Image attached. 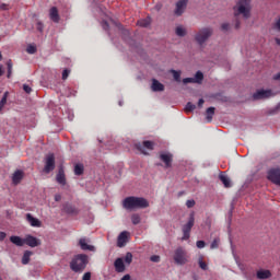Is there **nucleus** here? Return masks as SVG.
Segmentation results:
<instances>
[{
  "label": "nucleus",
  "mask_w": 280,
  "mask_h": 280,
  "mask_svg": "<svg viewBox=\"0 0 280 280\" xmlns=\"http://www.w3.org/2000/svg\"><path fill=\"white\" fill-rule=\"evenodd\" d=\"M11 77H12V69H8L7 78H11Z\"/></svg>",
  "instance_id": "obj_57"
},
{
  "label": "nucleus",
  "mask_w": 280,
  "mask_h": 280,
  "mask_svg": "<svg viewBox=\"0 0 280 280\" xmlns=\"http://www.w3.org/2000/svg\"><path fill=\"white\" fill-rule=\"evenodd\" d=\"M23 180V172L22 171H15L12 176L13 185H19Z\"/></svg>",
  "instance_id": "obj_23"
},
{
  "label": "nucleus",
  "mask_w": 280,
  "mask_h": 280,
  "mask_svg": "<svg viewBox=\"0 0 280 280\" xmlns=\"http://www.w3.org/2000/svg\"><path fill=\"white\" fill-rule=\"evenodd\" d=\"M150 23H152V21L150 20V18H147V19L139 20L137 22V25H139L140 27H148Z\"/></svg>",
  "instance_id": "obj_30"
},
{
  "label": "nucleus",
  "mask_w": 280,
  "mask_h": 280,
  "mask_svg": "<svg viewBox=\"0 0 280 280\" xmlns=\"http://www.w3.org/2000/svg\"><path fill=\"white\" fill-rule=\"evenodd\" d=\"M116 272H125L126 265H124V258H117L114 262Z\"/></svg>",
  "instance_id": "obj_18"
},
{
  "label": "nucleus",
  "mask_w": 280,
  "mask_h": 280,
  "mask_svg": "<svg viewBox=\"0 0 280 280\" xmlns=\"http://www.w3.org/2000/svg\"><path fill=\"white\" fill-rule=\"evenodd\" d=\"M89 264V256L84 254L77 255L70 262V268L73 272H83Z\"/></svg>",
  "instance_id": "obj_3"
},
{
  "label": "nucleus",
  "mask_w": 280,
  "mask_h": 280,
  "mask_svg": "<svg viewBox=\"0 0 280 280\" xmlns=\"http://www.w3.org/2000/svg\"><path fill=\"white\" fill-rule=\"evenodd\" d=\"M195 223H196V217H195V213L191 212L189 214L188 222L184 224L182 228V231H183L182 242H187V240L191 237V229H194Z\"/></svg>",
  "instance_id": "obj_5"
},
{
  "label": "nucleus",
  "mask_w": 280,
  "mask_h": 280,
  "mask_svg": "<svg viewBox=\"0 0 280 280\" xmlns=\"http://www.w3.org/2000/svg\"><path fill=\"white\" fill-rule=\"evenodd\" d=\"M213 30L211 27H203L198 31L195 35V40L198 45H205L209 38H211Z\"/></svg>",
  "instance_id": "obj_6"
},
{
  "label": "nucleus",
  "mask_w": 280,
  "mask_h": 280,
  "mask_svg": "<svg viewBox=\"0 0 280 280\" xmlns=\"http://www.w3.org/2000/svg\"><path fill=\"white\" fill-rule=\"evenodd\" d=\"M26 220L31 224V226H40V221L36 218H34L32 214L27 213L26 214Z\"/></svg>",
  "instance_id": "obj_24"
},
{
  "label": "nucleus",
  "mask_w": 280,
  "mask_h": 280,
  "mask_svg": "<svg viewBox=\"0 0 280 280\" xmlns=\"http://www.w3.org/2000/svg\"><path fill=\"white\" fill-rule=\"evenodd\" d=\"M36 30L37 32L43 33V31L45 30V25L43 24V22H37Z\"/></svg>",
  "instance_id": "obj_42"
},
{
  "label": "nucleus",
  "mask_w": 280,
  "mask_h": 280,
  "mask_svg": "<svg viewBox=\"0 0 280 280\" xmlns=\"http://www.w3.org/2000/svg\"><path fill=\"white\" fill-rule=\"evenodd\" d=\"M8 95H9V93L5 92L0 101V112L3 110V106H5V104H8Z\"/></svg>",
  "instance_id": "obj_32"
},
{
  "label": "nucleus",
  "mask_w": 280,
  "mask_h": 280,
  "mask_svg": "<svg viewBox=\"0 0 280 280\" xmlns=\"http://www.w3.org/2000/svg\"><path fill=\"white\" fill-rule=\"evenodd\" d=\"M184 84H196V79L194 78H185L183 79Z\"/></svg>",
  "instance_id": "obj_36"
},
{
  "label": "nucleus",
  "mask_w": 280,
  "mask_h": 280,
  "mask_svg": "<svg viewBox=\"0 0 280 280\" xmlns=\"http://www.w3.org/2000/svg\"><path fill=\"white\" fill-rule=\"evenodd\" d=\"M218 246H220V240L215 238L211 245H210V248H218Z\"/></svg>",
  "instance_id": "obj_44"
},
{
  "label": "nucleus",
  "mask_w": 280,
  "mask_h": 280,
  "mask_svg": "<svg viewBox=\"0 0 280 280\" xmlns=\"http://www.w3.org/2000/svg\"><path fill=\"white\" fill-rule=\"evenodd\" d=\"M23 91L27 94L32 93V88L27 84H23Z\"/></svg>",
  "instance_id": "obj_47"
},
{
  "label": "nucleus",
  "mask_w": 280,
  "mask_h": 280,
  "mask_svg": "<svg viewBox=\"0 0 280 280\" xmlns=\"http://www.w3.org/2000/svg\"><path fill=\"white\" fill-rule=\"evenodd\" d=\"M205 104V100L203 98H200L199 101H198V106H199V108H202V105Z\"/></svg>",
  "instance_id": "obj_52"
},
{
  "label": "nucleus",
  "mask_w": 280,
  "mask_h": 280,
  "mask_svg": "<svg viewBox=\"0 0 280 280\" xmlns=\"http://www.w3.org/2000/svg\"><path fill=\"white\" fill-rule=\"evenodd\" d=\"M187 3H189V0H179L176 2L174 11L175 16H183L185 10H187Z\"/></svg>",
  "instance_id": "obj_10"
},
{
  "label": "nucleus",
  "mask_w": 280,
  "mask_h": 280,
  "mask_svg": "<svg viewBox=\"0 0 280 280\" xmlns=\"http://www.w3.org/2000/svg\"><path fill=\"white\" fill-rule=\"evenodd\" d=\"M128 242V232H121L118 236L117 246L124 248Z\"/></svg>",
  "instance_id": "obj_17"
},
{
  "label": "nucleus",
  "mask_w": 280,
  "mask_h": 280,
  "mask_svg": "<svg viewBox=\"0 0 280 280\" xmlns=\"http://www.w3.org/2000/svg\"><path fill=\"white\" fill-rule=\"evenodd\" d=\"M27 54H36V46L28 45L26 48Z\"/></svg>",
  "instance_id": "obj_38"
},
{
  "label": "nucleus",
  "mask_w": 280,
  "mask_h": 280,
  "mask_svg": "<svg viewBox=\"0 0 280 280\" xmlns=\"http://www.w3.org/2000/svg\"><path fill=\"white\" fill-rule=\"evenodd\" d=\"M273 80L279 81L280 80V72L273 75Z\"/></svg>",
  "instance_id": "obj_54"
},
{
  "label": "nucleus",
  "mask_w": 280,
  "mask_h": 280,
  "mask_svg": "<svg viewBox=\"0 0 280 280\" xmlns=\"http://www.w3.org/2000/svg\"><path fill=\"white\" fill-rule=\"evenodd\" d=\"M63 211L69 214H75L78 213V209L75 207L71 206V203H66L63 206Z\"/></svg>",
  "instance_id": "obj_25"
},
{
  "label": "nucleus",
  "mask_w": 280,
  "mask_h": 280,
  "mask_svg": "<svg viewBox=\"0 0 280 280\" xmlns=\"http://www.w3.org/2000/svg\"><path fill=\"white\" fill-rule=\"evenodd\" d=\"M257 279L264 280V279H270L272 277V272L270 270L265 269V270H258L256 273Z\"/></svg>",
  "instance_id": "obj_19"
},
{
  "label": "nucleus",
  "mask_w": 280,
  "mask_h": 280,
  "mask_svg": "<svg viewBox=\"0 0 280 280\" xmlns=\"http://www.w3.org/2000/svg\"><path fill=\"white\" fill-rule=\"evenodd\" d=\"M125 262L128 265L132 264V253H127L125 256Z\"/></svg>",
  "instance_id": "obj_37"
},
{
  "label": "nucleus",
  "mask_w": 280,
  "mask_h": 280,
  "mask_svg": "<svg viewBox=\"0 0 280 280\" xmlns=\"http://www.w3.org/2000/svg\"><path fill=\"white\" fill-rule=\"evenodd\" d=\"M56 182L61 187H65L67 185V175L65 174V166H59L58 173L56 175Z\"/></svg>",
  "instance_id": "obj_11"
},
{
  "label": "nucleus",
  "mask_w": 280,
  "mask_h": 280,
  "mask_svg": "<svg viewBox=\"0 0 280 280\" xmlns=\"http://www.w3.org/2000/svg\"><path fill=\"white\" fill-rule=\"evenodd\" d=\"M0 60H3V56L1 55V52H0Z\"/></svg>",
  "instance_id": "obj_60"
},
{
  "label": "nucleus",
  "mask_w": 280,
  "mask_h": 280,
  "mask_svg": "<svg viewBox=\"0 0 280 280\" xmlns=\"http://www.w3.org/2000/svg\"><path fill=\"white\" fill-rule=\"evenodd\" d=\"M54 170H56V156L54 155V153H49L46 156L44 172L45 174H49L50 172H54Z\"/></svg>",
  "instance_id": "obj_8"
},
{
  "label": "nucleus",
  "mask_w": 280,
  "mask_h": 280,
  "mask_svg": "<svg viewBox=\"0 0 280 280\" xmlns=\"http://www.w3.org/2000/svg\"><path fill=\"white\" fill-rule=\"evenodd\" d=\"M122 207L129 211L133 209H148L150 202L145 198L131 196L124 199Z\"/></svg>",
  "instance_id": "obj_2"
},
{
  "label": "nucleus",
  "mask_w": 280,
  "mask_h": 280,
  "mask_svg": "<svg viewBox=\"0 0 280 280\" xmlns=\"http://www.w3.org/2000/svg\"><path fill=\"white\" fill-rule=\"evenodd\" d=\"M60 200H62V196H60V195H55V201H56V202H60Z\"/></svg>",
  "instance_id": "obj_51"
},
{
  "label": "nucleus",
  "mask_w": 280,
  "mask_h": 280,
  "mask_svg": "<svg viewBox=\"0 0 280 280\" xmlns=\"http://www.w3.org/2000/svg\"><path fill=\"white\" fill-rule=\"evenodd\" d=\"M213 115H215V107H208L206 109V120L208 124L213 121Z\"/></svg>",
  "instance_id": "obj_21"
},
{
  "label": "nucleus",
  "mask_w": 280,
  "mask_h": 280,
  "mask_svg": "<svg viewBox=\"0 0 280 280\" xmlns=\"http://www.w3.org/2000/svg\"><path fill=\"white\" fill-rule=\"evenodd\" d=\"M3 75V68L0 66V78Z\"/></svg>",
  "instance_id": "obj_58"
},
{
  "label": "nucleus",
  "mask_w": 280,
  "mask_h": 280,
  "mask_svg": "<svg viewBox=\"0 0 280 280\" xmlns=\"http://www.w3.org/2000/svg\"><path fill=\"white\" fill-rule=\"evenodd\" d=\"M170 73H173V78L175 82H180V71H176L174 69L170 70Z\"/></svg>",
  "instance_id": "obj_33"
},
{
  "label": "nucleus",
  "mask_w": 280,
  "mask_h": 280,
  "mask_svg": "<svg viewBox=\"0 0 280 280\" xmlns=\"http://www.w3.org/2000/svg\"><path fill=\"white\" fill-rule=\"evenodd\" d=\"M272 27L276 30V32H280V18L276 20Z\"/></svg>",
  "instance_id": "obj_43"
},
{
  "label": "nucleus",
  "mask_w": 280,
  "mask_h": 280,
  "mask_svg": "<svg viewBox=\"0 0 280 280\" xmlns=\"http://www.w3.org/2000/svg\"><path fill=\"white\" fill-rule=\"evenodd\" d=\"M194 80L195 84H202V81L205 80V74L201 71H197Z\"/></svg>",
  "instance_id": "obj_27"
},
{
  "label": "nucleus",
  "mask_w": 280,
  "mask_h": 280,
  "mask_svg": "<svg viewBox=\"0 0 280 280\" xmlns=\"http://www.w3.org/2000/svg\"><path fill=\"white\" fill-rule=\"evenodd\" d=\"M221 28H222L223 32H229L230 24H229V23H223V24L221 25Z\"/></svg>",
  "instance_id": "obj_48"
},
{
  "label": "nucleus",
  "mask_w": 280,
  "mask_h": 280,
  "mask_svg": "<svg viewBox=\"0 0 280 280\" xmlns=\"http://www.w3.org/2000/svg\"><path fill=\"white\" fill-rule=\"evenodd\" d=\"M103 30H108V22H106V21H103Z\"/></svg>",
  "instance_id": "obj_53"
},
{
  "label": "nucleus",
  "mask_w": 280,
  "mask_h": 280,
  "mask_svg": "<svg viewBox=\"0 0 280 280\" xmlns=\"http://www.w3.org/2000/svg\"><path fill=\"white\" fill-rule=\"evenodd\" d=\"M151 89L154 92H161V91H165V85H163V83L159 82V80L153 79Z\"/></svg>",
  "instance_id": "obj_20"
},
{
  "label": "nucleus",
  "mask_w": 280,
  "mask_h": 280,
  "mask_svg": "<svg viewBox=\"0 0 280 280\" xmlns=\"http://www.w3.org/2000/svg\"><path fill=\"white\" fill-rule=\"evenodd\" d=\"M186 207L188 209H192V207H196V201L194 199L186 201Z\"/></svg>",
  "instance_id": "obj_41"
},
{
  "label": "nucleus",
  "mask_w": 280,
  "mask_h": 280,
  "mask_svg": "<svg viewBox=\"0 0 280 280\" xmlns=\"http://www.w3.org/2000/svg\"><path fill=\"white\" fill-rule=\"evenodd\" d=\"M219 178L221 183H223L224 187L226 188L231 187V179L229 178V176L221 174L219 175Z\"/></svg>",
  "instance_id": "obj_28"
},
{
  "label": "nucleus",
  "mask_w": 280,
  "mask_h": 280,
  "mask_svg": "<svg viewBox=\"0 0 280 280\" xmlns=\"http://www.w3.org/2000/svg\"><path fill=\"white\" fill-rule=\"evenodd\" d=\"M7 67H8V69H12V60H9V61L7 62Z\"/></svg>",
  "instance_id": "obj_55"
},
{
  "label": "nucleus",
  "mask_w": 280,
  "mask_h": 280,
  "mask_svg": "<svg viewBox=\"0 0 280 280\" xmlns=\"http://www.w3.org/2000/svg\"><path fill=\"white\" fill-rule=\"evenodd\" d=\"M131 222L135 225L139 224L141 222V217L139 214H132L131 215Z\"/></svg>",
  "instance_id": "obj_35"
},
{
  "label": "nucleus",
  "mask_w": 280,
  "mask_h": 280,
  "mask_svg": "<svg viewBox=\"0 0 280 280\" xmlns=\"http://www.w3.org/2000/svg\"><path fill=\"white\" fill-rule=\"evenodd\" d=\"M82 280H91V272H85L82 277Z\"/></svg>",
  "instance_id": "obj_49"
},
{
  "label": "nucleus",
  "mask_w": 280,
  "mask_h": 280,
  "mask_svg": "<svg viewBox=\"0 0 280 280\" xmlns=\"http://www.w3.org/2000/svg\"><path fill=\"white\" fill-rule=\"evenodd\" d=\"M24 244L31 248H36V246H40V240L36 238V236L27 235L24 238Z\"/></svg>",
  "instance_id": "obj_13"
},
{
  "label": "nucleus",
  "mask_w": 280,
  "mask_h": 280,
  "mask_svg": "<svg viewBox=\"0 0 280 280\" xmlns=\"http://www.w3.org/2000/svg\"><path fill=\"white\" fill-rule=\"evenodd\" d=\"M0 280H3V279H1V277H0Z\"/></svg>",
  "instance_id": "obj_62"
},
{
  "label": "nucleus",
  "mask_w": 280,
  "mask_h": 280,
  "mask_svg": "<svg viewBox=\"0 0 280 280\" xmlns=\"http://www.w3.org/2000/svg\"><path fill=\"white\" fill-rule=\"evenodd\" d=\"M150 261H153V264H159V261H161V256L153 255L150 257Z\"/></svg>",
  "instance_id": "obj_39"
},
{
  "label": "nucleus",
  "mask_w": 280,
  "mask_h": 280,
  "mask_svg": "<svg viewBox=\"0 0 280 280\" xmlns=\"http://www.w3.org/2000/svg\"><path fill=\"white\" fill-rule=\"evenodd\" d=\"M198 264L201 270H207V262L202 260V257L199 258Z\"/></svg>",
  "instance_id": "obj_40"
},
{
  "label": "nucleus",
  "mask_w": 280,
  "mask_h": 280,
  "mask_svg": "<svg viewBox=\"0 0 280 280\" xmlns=\"http://www.w3.org/2000/svg\"><path fill=\"white\" fill-rule=\"evenodd\" d=\"M74 174L75 176H82L84 174V164H75Z\"/></svg>",
  "instance_id": "obj_29"
},
{
  "label": "nucleus",
  "mask_w": 280,
  "mask_h": 280,
  "mask_svg": "<svg viewBox=\"0 0 280 280\" xmlns=\"http://www.w3.org/2000/svg\"><path fill=\"white\" fill-rule=\"evenodd\" d=\"M276 43L280 46V38H276Z\"/></svg>",
  "instance_id": "obj_59"
},
{
  "label": "nucleus",
  "mask_w": 280,
  "mask_h": 280,
  "mask_svg": "<svg viewBox=\"0 0 280 280\" xmlns=\"http://www.w3.org/2000/svg\"><path fill=\"white\" fill-rule=\"evenodd\" d=\"M272 90H260L254 93L253 98L254 100H266L268 97H272Z\"/></svg>",
  "instance_id": "obj_12"
},
{
  "label": "nucleus",
  "mask_w": 280,
  "mask_h": 280,
  "mask_svg": "<svg viewBox=\"0 0 280 280\" xmlns=\"http://www.w3.org/2000/svg\"><path fill=\"white\" fill-rule=\"evenodd\" d=\"M196 246L197 248H205V246H207V243H205V241H197Z\"/></svg>",
  "instance_id": "obj_46"
},
{
  "label": "nucleus",
  "mask_w": 280,
  "mask_h": 280,
  "mask_svg": "<svg viewBox=\"0 0 280 280\" xmlns=\"http://www.w3.org/2000/svg\"><path fill=\"white\" fill-rule=\"evenodd\" d=\"M233 10L235 16V30H240L242 25V23L240 22V16L245 19V21L248 20V18L250 16V10H253L250 0H238Z\"/></svg>",
  "instance_id": "obj_1"
},
{
  "label": "nucleus",
  "mask_w": 280,
  "mask_h": 280,
  "mask_svg": "<svg viewBox=\"0 0 280 280\" xmlns=\"http://www.w3.org/2000/svg\"><path fill=\"white\" fill-rule=\"evenodd\" d=\"M277 108L280 110V103L278 104Z\"/></svg>",
  "instance_id": "obj_61"
},
{
  "label": "nucleus",
  "mask_w": 280,
  "mask_h": 280,
  "mask_svg": "<svg viewBox=\"0 0 280 280\" xmlns=\"http://www.w3.org/2000/svg\"><path fill=\"white\" fill-rule=\"evenodd\" d=\"M267 178L273 183V185H278V187H280V167L269 170L267 173Z\"/></svg>",
  "instance_id": "obj_7"
},
{
  "label": "nucleus",
  "mask_w": 280,
  "mask_h": 280,
  "mask_svg": "<svg viewBox=\"0 0 280 280\" xmlns=\"http://www.w3.org/2000/svg\"><path fill=\"white\" fill-rule=\"evenodd\" d=\"M192 110H196V105L191 102H188L185 107L186 113H192Z\"/></svg>",
  "instance_id": "obj_34"
},
{
  "label": "nucleus",
  "mask_w": 280,
  "mask_h": 280,
  "mask_svg": "<svg viewBox=\"0 0 280 280\" xmlns=\"http://www.w3.org/2000/svg\"><path fill=\"white\" fill-rule=\"evenodd\" d=\"M172 153L161 152L160 160L165 164V167H172Z\"/></svg>",
  "instance_id": "obj_14"
},
{
  "label": "nucleus",
  "mask_w": 280,
  "mask_h": 280,
  "mask_svg": "<svg viewBox=\"0 0 280 280\" xmlns=\"http://www.w3.org/2000/svg\"><path fill=\"white\" fill-rule=\"evenodd\" d=\"M135 145H136V149H138L139 152H141L142 154H148V152H145V150H154V142H152L150 140H145L142 143L138 142Z\"/></svg>",
  "instance_id": "obj_9"
},
{
  "label": "nucleus",
  "mask_w": 280,
  "mask_h": 280,
  "mask_svg": "<svg viewBox=\"0 0 280 280\" xmlns=\"http://www.w3.org/2000/svg\"><path fill=\"white\" fill-rule=\"evenodd\" d=\"M175 34H176L177 36L183 37V36H186L187 31H186L185 27H183V26H177L176 30H175Z\"/></svg>",
  "instance_id": "obj_31"
},
{
  "label": "nucleus",
  "mask_w": 280,
  "mask_h": 280,
  "mask_svg": "<svg viewBox=\"0 0 280 280\" xmlns=\"http://www.w3.org/2000/svg\"><path fill=\"white\" fill-rule=\"evenodd\" d=\"M7 234L5 232H0V242H3V240H5Z\"/></svg>",
  "instance_id": "obj_50"
},
{
  "label": "nucleus",
  "mask_w": 280,
  "mask_h": 280,
  "mask_svg": "<svg viewBox=\"0 0 280 280\" xmlns=\"http://www.w3.org/2000/svg\"><path fill=\"white\" fill-rule=\"evenodd\" d=\"M173 259L177 266L189 264V254L183 247H177L174 252Z\"/></svg>",
  "instance_id": "obj_4"
},
{
  "label": "nucleus",
  "mask_w": 280,
  "mask_h": 280,
  "mask_svg": "<svg viewBox=\"0 0 280 280\" xmlns=\"http://www.w3.org/2000/svg\"><path fill=\"white\" fill-rule=\"evenodd\" d=\"M10 242L15 246H25V238H22L21 236H11Z\"/></svg>",
  "instance_id": "obj_22"
},
{
  "label": "nucleus",
  "mask_w": 280,
  "mask_h": 280,
  "mask_svg": "<svg viewBox=\"0 0 280 280\" xmlns=\"http://www.w3.org/2000/svg\"><path fill=\"white\" fill-rule=\"evenodd\" d=\"M49 18L54 23H60V14L58 13V8H50Z\"/></svg>",
  "instance_id": "obj_16"
},
{
  "label": "nucleus",
  "mask_w": 280,
  "mask_h": 280,
  "mask_svg": "<svg viewBox=\"0 0 280 280\" xmlns=\"http://www.w3.org/2000/svg\"><path fill=\"white\" fill-rule=\"evenodd\" d=\"M33 253L31 250H25L22 257L23 266H27L30 264V258L32 257Z\"/></svg>",
  "instance_id": "obj_26"
},
{
  "label": "nucleus",
  "mask_w": 280,
  "mask_h": 280,
  "mask_svg": "<svg viewBox=\"0 0 280 280\" xmlns=\"http://www.w3.org/2000/svg\"><path fill=\"white\" fill-rule=\"evenodd\" d=\"M70 73H71V71L69 69H65L62 72V80H67V78H69Z\"/></svg>",
  "instance_id": "obj_45"
},
{
  "label": "nucleus",
  "mask_w": 280,
  "mask_h": 280,
  "mask_svg": "<svg viewBox=\"0 0 280 280\" xmlns=\"http://www.w3.org/2000/svg\"><path fill=\"white\" fill-rule=\"evenodd\" d=\"M88 242H89L88 238H80L79 246H80L81 250H90V252L94 253L95 246L89 245Z\"/></svg>",
  "instance_id": "obj_15"
},
{
  "label": "nucleus",
  "mask_w": 280,
  "mask_h": 280,
  "mask_svg": "<svg viewBox=\"0 0 280 280\" xmlns=\"http://www.w3.org/2000/svg\"><path fill=\"white\" fill-rule=\"evenodd\" d=\"M120 280H130V275H125Z\"/></svg>",
  "instance_id": "obj_56"
}]
</instances>
